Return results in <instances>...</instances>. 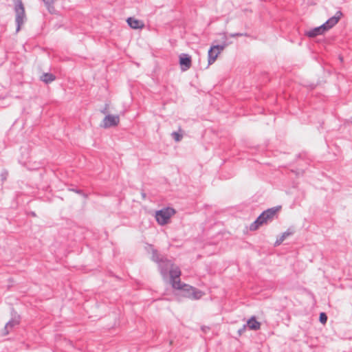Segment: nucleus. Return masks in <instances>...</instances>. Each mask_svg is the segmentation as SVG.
<instances>
[{
    "label": "nucleus",
    "instance_id": "nucleus-1",
    "mask_svg": "<svg viewBox=\"0 0 352 352\" xmlns=\"http://www.w3.org/2000/svg\"><path fill=\"white\" fill-rule=\"evenodd\" d=\"M170 275V283L172 287L177 289H180L185 297L197 300L202 296V292L186 284L182 285L180 281L181 271L178 267H173L168 272Z\"/></svg>",
    "mask_w": 352,
    "mask_h": 352
},
{
    "label": "nucleus",
    "instance_id": "nucleus-2",
    "mask_svg": "<svg viewBox=\"0 0 352 352\" xmlns=\"http://www.w3.org/2000/svg\"><path fill=\"white\" fill-rule=\"evenodd\" d=\"M281 209V206H275L263 211L256 219L250 224L251 231L256 230L260 226L271 223L277 217V213Z\"/></svg>",
    "mask_w": 352,
    "mask_h": 352
},
{
    "label": "nucleus",
    "instance_id": "nucleus-3",
    "mask_svg": "<svg viewBox=\"0 0 352 352\" xmlns=\"http://www.w3.org/2000/svg\"><path fill=\"white\" fill-rule=\"evenodd\" d=\"M15 22L16 24V32H18L21 30L26 20L25 8L21 0H17L14 5Z\"/></svg>",
    "mask_w": 352,
    "mask_h": 352
},
{
    "label": "nucleus",
    "instance_id": "nucleus-4",
    "mask_svg": "<svg viewBox=\"0 0 352 352\" xmlns=\"http://www.w3.org/2000/svg\"><path fill=\"white\" fill-rule=\"evenodd\" d=\"M175 213L173 208H164L156 212L155 219L160 225H165L168 223L170 217Z\"/></svg>",
    "mask_w": 352,
    "mask_h": 352
},
{
    "label": "nucleus",
    "instance_id": "nucleus-5",
    "mask_svg": "<svg viewBox=\"0 0 352 352\" xmlns=\"http://www.w3.org/2000/svg\"><path fill=\"white\" fill-rule=\"evenodd\" d=\"M120 123V116L118 115H107L102 123L100 124V126L104 129H108L111 127H114L118 125Z\"/></svg>",
    "mask_w": 352,
    "mask_h": 352
},
{
    "label": "nucleus",
    "instance_id": "nucleus-6",
    "mask_svg": "<svg viewBox=\"0 0 352 352\" xmlns=\"http://www.w3.org/2000/svg\"><path fill=\"white\" fill-rule=\"evenodd\" d=\"M158 265L160 274L163 278H167L169 270L173 267L172 261L165 258L164 259H162V261H161Z\"/></svg>",
    "mask_w": 352,
    "mask_h": 352
},
{
    "label": "nucleus",
    "instance_id": "nucleus-7",
    "mask_svg": "<svg viewBox=\"0 0 352 352\" xmlns=\"http://www.w3.org/2000/svg\"><path fill=\"white\" fill-rule=\"evenodd\" d=\"M191 56L187 54H182L179 56V65L182 71H186L191 67Z\"/></svg>",
    "mask_w": 352,
    "mask_h": 352
},
{
    "label": "nucleus",
    "instance_id": "nucleus-8",
    "mask_svg": "<svg viewBox=\"0 0 352 352\" xmlns=\"http://www.w3.org/2000/svg\"><path fill=\"white\" fill-rule=\"evenodd\" d=\"M20 323V316H14L5 325L3 335L6 336L9 333L10 331L14 327L19 325Z\"/></svg>",
    "mask_w": 352,
    "mask_h": 352
},
{
    "label": "nucleus",
    "instance_id": "nucleus-9",
    "mask_svg": "<svg viewBox=\"0 0 352 352\" xmlns=\"http://www.w3.org/2000/svg\"><path fill=\"white\" fill-rule=\"evenodd\" d=\"M342 13L341 11H338L335 16L329 18L322 25H324V28L326 31L329 30L331 28H333L337 23L339 21L341 18Z\"/></svg>",
    "mask_w": 352,
    "mask_h": 352
},
{
    "label": "nucleus",
    "instance_id": "nucleus-10",
    "mask_svg": "<svg viewBox=\"0 0 352 352\" xmlns=\"http://www.w3.org/2000/svg\"><path fill=\"white\" fill-rule=\"evenodd\" d=\"M326 31L324 25L314 28L310 30L306 31L305 34L309 38H314L318 35L323 34Z\"/></svg>",
    "mask_w": 352,
    "mask_h": 352
},
{
    "label": "nucleus",
    "instance_id": "nucleus-11",
    "mask_svg": "<svg viewBox=\"0 0 352 352\" xmlns=\"http://www.w3.org/2000/svg\"><path fill=\"white\" fill-rule=\"evenodd\" d=\"M128 25L133 29L142 28L144 26L143 23L133 17H129L126 20Z\"/></svg>",
    "mask_w": 352,
    "mask_h": 352
},
{
    "label": "nucleus",
    "instance_id": "nucleus-12",
    "mask_svg": "<svg viewBox=\"0 0 352 352\" xmlns=\"http://www.w3.org/2000/svg\"><path fill=\"white\" fill-rule=\"evenodd\" d=\"M247 327L251 330H258L261 328V323L256 320L255 316H252L246 323Z\"/></svg>",
    "mask_w": 352,
    "mask_h": 352
},
{
    "label": "nucleus",
    "instance_id": "nucleus-13",
    "mask_svg": "<svg viewBox=\"0 0 352 352\" xmlns=\"http://www.w3.org/2000/svg\"><path fill=\"white\" fill-rule=\"evenodd\" d=\"M219 54V51L217 52L214 49V47H210V48L208 50V65L212 64L217 58L218 57V55Z\"/></svg>",
    "mask_w": 352,
    "mask_h": 352
},
{
    "label": "nucleus",
    "instance_id": "nucleus-14",
    "mask_svg": "<svg viewBox=\"0 0 352 352\" xmlns=\"http://www.w3.org/2000/svg\"><path fill=\"white\" fill-rule=\"evenodd\" d=\"M55 78H56L54 74H52V73H44L41 76V80L47 84L52 82V81H54L55 80Z\"/></svg>",
    "mask_w": 352,
    "mask_h": 352
},
{
    "label": "nucleus",
    "instance_id": "nucleus-15",
    "mask_svg": "<svg viewBox=\"0 0 352 352\" xmlns=\"http://www.w3.org/2000/svg\"><path fill=\"white\" fill-rule=\"evenodd\" d=\"M292 234V232H290L289 230H287L286 232H283L280 236V237L276 239V241L274 243V245L278 246V245H280L287 236H289Z\"/></svg>",
    "mask_w": 352,
    "mask_h": 352
},
{
    "label": "nucleus",
    "instance_id": "nucleus-16",
    "mask_svg": "<svg viewBox=\"0 0 352 352\" xmlns=\"http://www.w3.org/2000/svg\"><path fill=\"white\" fill-rule=\"evenodd\" d=\"M45 3L47 10L50 13L52 14L55 11L54 3L56 0H42Z\"/></svg>",
    "mask_w": 352,
    "mask_h": 352
},
{
    "label": "nucleus",
    "instance_id": "nucleus-17",
    "mask_svg": "<svg viewBox=\"0 0 352 352\" xmlns=\"http://www.w3.org/2000/svg\"><path fill=\"white\" fill-rule=\"evenodd\" d=\"M165 257L164 256H160V255L159 254L157 250H153V252H152V256H151V259L152 261H153L154 262L158 263V265L160 264V263L161 261H162V259H164Z\"/></svg>",
    "mask_w": 352,
    "mask_h": 352
},
{
    "label": "nucleus",
    "instance_id": "nucleus-18",
    "mask_svg": "<svg viewBox=\"0 0 352 352\" xmlns=\"http://www.w3.org/2000/svg\"><path fill=\"white\" fill-rule=\"evenodd\" d=\"M228 43H226V41H224L222 44L221 45H212L211 46L212 47H214V49L215 50V51L217 52H219V54L226 48V46H228Z\"/></svg>",
    "mask_w": 352,
    "mask_h": 352
},
{
    "label": "nucleus",
    "instance_id": "nucleus-19",
    "mask_svg": "<svg viewBox=\"0 0 352 352\" xmlns=\"http://www.w3.org/2000/svg\"><path fill=\"white\" fill-rule=\"evenodd\" d=\"M171 136L176 142H179L182 139V135L176 131H173Z\"/></svg>",
    "mask_w": 352,
    "mask_h": 352
},
{
    "label": "nucleus",
    "instance_id": "nucleus-20",
    "mask_svg": "<svg viewBox=\"0 0 352 352\" xmlns=\"http://www.w3.org/2000/svg\"><path fill=\"white\" fill-rule=\"evenodd\" d=\"M319 320L322 324H325L327 321V316L325 313L322 312L320 314Z\"/></svg>",
    "mask_w": 352,
    "mask_h": 352
},
{
    "label": "nucleus",
    "instance_id": "nucleus-21",
    "mask_svg": "<svg viewBox=\"0 0 352 352\" xmlns=\"http://www.w3.org/2000/svg\"><path fill=\"white\" fill-rule=\"evenodd\" d=\"M8 175V173L6 170H3L1 172L0 177H1V179L2 182H5L7 179Z\"/></svg>",
    "mask_w": 352,
    "mask_h": 352
},
{
    "label": "nucleus",
    "instance_id": "nucleus-22",
    "mask_svg": "<svg viewBox=\"0 0 352 352\" xmlns=\"http://www.w3.org/2000/svg\"><path fill=\"white\" fill-rule=\"evenodd\" d=\"M249 35L247 34V33H234V34H230V37H236V36H248Z\"/></svg>",
    "mask_w": 352,
    "mask_h": 352
},
{
    "label": "nucleus",
    "instance_id": "nucleus-23",
    "mask_svg": "<svg viewBox=\"0 0 352 352\" xmlns=\"http://www.w3.org/2000/svg\"><path fill=\"white\" fill-rule=\"evenodd\" d=\"M246 327H247V325H246V324H244V325L243 326V327H242V328H241L240 329H239L238 333H239V335H241V334H242V333L245 331Z\"/></svg>",
    "mask_w": 352,
    "mask_h": 352
},
{
    "label": "nucleus",
    "instance_id": "nucleus-24",
    "mask_svg": "<svg viewBox=\"0 0 352 352\" xmlns=\"http://www.w3.org/2000/svg\"><path fill=\"white\" fill-rule=\"evenodd\" d=\"M107 109H108V104H106L105 105V107L101 110V113H103V114H106L107 113Z\"/></svg>",
    "mask_w": 352,
    "mask_h": 352
},
{
    "label": "nucleus",
    "instance_id": "nucleus-25",
    "mask_svg": "<svg viewBox=\"0 0 352 352\" xmlns=\"http://www.w3.org/2000/svg\"><path fill=\"white\" fill-rule=\"evenodd\" d=\"M74 191H75L76 192L78 193V194H81L82 193V190H73Z\"/></svg>",
    "mask_w": 352,
    "mask_h": 352
}]
</instances>
